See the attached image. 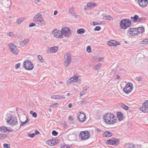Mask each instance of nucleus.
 Listing matches in <instances>:
<instances>
[{
	"instance_id": "ddd939ff",
	"label": "nucleus",
	"mask_w": 148,
	"mask_h": 148,
	"mask_svg": "<svg viewBox=\"0 0 148 148\" xmlns=\"http://www.w3.org/2000/svg\"><path fill=\"white\" fill-rule=\"evenodd\" d=\"M59 143V140L58 139H52L47 141L46 143L51 146L56 145Z\"/></svg>"
},
{
	"instance_id": "9b49d317",
	"label": "nucleus",
	"mask_w": 148,
	"mask_h": 148,
	"mask_svg": "<svg viewBox=\"0 0 148 148\" xmlns=\"http://www.w3.org/2000/svg\"><path fill=\"white\" fill-rule=\"evenodd\" d=\"M77 119L79 121L82 122H84L86 119V115L84 113L82 112H80L77 114Z\"/></svg>"
},
{
	"instance_id": "680f3d73",
	"label": "nucleus",
	"mask_w": 148,
	"mask_h": 148,
	"mask_svg": "<svg viewBox=\"0 0 148 148\" xmlns=\"http://www.w3.org/2000/svg\"><path fill=\"white\" fill-rule=\"evenodd\" d=\"M4 129L5 130V132H6V131H9V130L6 127H5V126H4Z\"/></svg>"
},
{
	"instance_id": "6e6d98bb",
	"label": "nucleus",
	"mask_w": 148,
	"mask_h": 148,
	"mask_svg": "<svg viewBox=\"0 0 148 148\" xmlns=\"http://www.w3.org/2000/svg\"><path fill=\"white\" fill-rule=\"evenodd\" d=\"M93 25L94 26H95L97 25H100V24L99 23H97V22L93 21Z\"/></svg>"
},
{
	"instance_id": "f3484780",
	"label": "nucleus",
	"mask_w": 148,
	"mask_h": 148,
	"mask_svg": "<svg viewBox=\"0 0 148 148\" xmlns=\"http://www.w3.org/2000/svg\"><path fill=\"white\" fill-rule=\"evenodd\" d=\"M97 5V4L92 2H89L87 3L86 6L90 9L93 8Z\"/></svg>"
},
{
	"instance_id": "72a5a7b5",
	"label": "nucleus",
	"mask_w": 148,
	"mask_h": 148,
	"mask_svg": "<svg viewBox=\"0 0 148 148\" xmlns=\"http://www.w3.org/2000/svg\"><path fill=\"white\" fill-rule=\"evenodd\" d=\"M121 106L123 108L126 110H128L129 109V107L123 103H121Z\"/></svg>"
},
{
	"instance_id": "412c9836",
	"label": "nucleus",
	"mask_w": 148,
	"mask_h": 148,
	"mask_svg": "<svg viewBox=\"0 0 148 148\" xmlns=\"http://www.w3.org/2000/svg\"><path fill=\"white\" fill-rule=\"evenodd\" d=\"M17 118L15 116L12 118V120L10 123L12 126L16 125L17 123Z\"/></svg>"
},
{
	"instance_id": "f8f14e48",
	"label": "nucleus",
	"mask_w": 148,
	"mask_h": 148,
	"mask_svg": "<svg viewBox=\"0 0 148 148\" xmlns=\"http://www.w3.org/2000/svg\"><path fill=\"white\" fill-rule=\"evenodd\" d=\"M140 110L145 112H148V100L145 101Z\"/></svg>"
},
{
	"instance_id": "bb28decb",
	"label": "nucleus",
	"mask_w": 148,
	"mask_h": 148,
	"mask_svg": "<svg viewBox=\"0 0 148 148\" xmlns=\"http://www.w3.org/2000/svg\"><path fill=\"white\" fill-rule=\"evenodd\" d=\"M77 32L79 34H82L85 32V30L83 28L79 29L77 30Z\"/></svg>"
},
{
	"instance_id": "9d476101",
	"label": "nucleus",
	"mask_w": 148,
	"mask_h": 148,
	"mask_svg": "<svg viewBox=\"0 0 148 148\" xmlns=\"http://www.w3.org/2000/svg\"><path fill=\"white\" fill-rule=\"evenodd\" d=\"M119 139L114 138L113 139L107 140V143L108 145H117L119 144Z\"/></svg>"
},
{
	"instance_id": "393cba45",
	"label": "nucleus",
	"mask_w": 148,
	"mask_h": 148,
	"mask_svg": "<svg viewBox=\"0 0 148 148\" xmlns=\"http://www.w3.org/2000/svg\"><path fill=\"white\" fill-rule=\"evenodd\" d=\"M108 45L110 46H115L116 41L114 40H111L108 42Z\"/></svg>"
},
{
	"instance_id": "bf43d9fd",
	"label": "nucleus",
	"mask_w": 148,
	"mask_h": 148,
	"mask_svg": "<svg viewBox=\"0 0 148 148\" xmlns=\"http://www.w3.org/2000/svg\"><path fill=\"white\" fill-rule=\"evenodd\" d=\"M35 134H40L39 132L37 130H36L35 131Z\"/></svg>"
},
{
	"instance_id": "dca6fc26",
	"label": "nucleus",
	"mask_w": 148,
	"mask_h": 148,
	"mask_svg": "<svg viewBox=\"0 0 148 148\" xmlns=\"http://www.w3.org/2000/svg\"><path fill=\"white\" fill-rule=\"evenodd\" d=\"M29 40L28 39L24 40L23 41L20 42L19 44L22 47H24L29 42Z\"/></svg>"
},
{
	"instance_id": "f704fd0d",
	"label": "nucleus",
	"mask_w": 148,
	"mask_h": 148,
	"mask_svg": "<svg viewBox=\"0 0 148 148\" xmlns=\"http://www.w3.org/2000/svg\"><path fill=\"white\" fill-rule=\"evenodd\" d=\"M142 44H147L148 43V38L145 39L140 42Z\"/></svg>"
},
{
	"instance_id": "20e7f679",
	"label": "nucleus",
	"mask_w": 148,
	"mask_h": 148,
	"mask_svg": "<svg viewBox=\"0 0 148 148\" xmlns=\"http://www.w3.org/2000/svg\"><path fill=\"white\" fill-rule=\"evenodd\" d=\"M131 21L128 19H124L120 22V27L122 29H126L130 27L131 25Z\"/></svg>"
},
{
	"instance_id": "58836bf2",
	"label": "nucleus",
	"mask_w": 148,
	"mask_h": 148,
	"mask_svg": "<svg viewBox=\"0 0 148 148\" xmlns=\"http://www.w3.org/2000/svg\"><path fill=\"white\" fill-rule=\"evenodd\" d=\"M73 8H70L69 10V12L73 16H74L75 15V13L73 12L72 11L73 10Z\"/></svg>"
},
{
	"instance_id": "5fc2aeb1",
	"label": "nucleus",
	"mask_w": 148,
	"mask_h": 148,
	"mask_svg": "<svg viewBox=\"0 0 148 148\" xmlns=\"http://www.w3.org/2000/svg\"><path fill=\"white\" fill-rule=\"evenodd\" d=\"M20 63H18L16 64L15 66V68L16 69H18L20 66Z\"/></svg>"
},
{
	"instance_id": "8fccbe9b",
	"label": "nucleus",
	"mask_w": 148,
	"mask_h": 148,
	"mask_svg": "<svg viewBox=\"0 0 148 148\" xmlns=\"http://www.w3.org/2000/svg\"><path fill=\"white\" fill-rule=\"evenodd\" d=\"M3 147L4 148H9V147H10V146L8 144L5 143L3 145Z\"/></svg>"
},
{
	"instance_id": "ea45409f",
	"label": "nucleus",
	"mask_w": 148,
	"mask_h": 148,
	"mask_svg": "<svg viewBox=\"0 0 148 148\" xmlns=\"http://www.w3.org/2000/svg\"><path fill=\"white\" fill-rule=\"evenodd\" d=\"M30 113L32 115L33 117L36 118L37 116V114L36 112H34L33 111H31Z\"/></svg>"
},
{
	"instance_id": "774afa93",
	"label": "nucleus",
	"mask_w": 148,
	"mask_h": 148,
	"mask_svg": "<svg viewBox=\"0 0 148 148\" xmlns=\"http://www.w3.org/2000/svg\"><path fill=\"white\" fill-rule=\"evenodd\" d=\"M72 104H71V103H69V104L68 107H69V108H71V107H72Z\"/></svg>"
},
{
	"instance_id": "603ef678",
	"label": "nucleus",
	"mask_w": 148,
	"mask_h": 148,
	"mask_svg": "<svg viewBox=\"0 0 148 148\" xmlns=\"http://www.w3.org/2000/svg\"><path fill=\"white\" fill-rule=\"evenodd\" d=\"M36 26V24L35 23H32L30 24L29 27H32L33 26Z\"/></svg>"
},
{
	"instance_id": "c85d7f7f",
	"label": "nucleus",
	"mask_w": 148,
	"mask_h": 148,
	"mask_svg": "<svg viewBox=\"0 0 148 148\" xmlns=\"http://www.w3.org/2000/svg\"><path fill=\"white\" fill-rule=\"evenodd\" d=\"M77 74H76L73 77L70 78V80L72 79L73 81V82H77L78 80V77L76 76V75Z\"/></svg>"
},
{
	"instance_id": "338daca9",
	"label": "nucleus",
	"mask_w": 148,
	"mask_h": 148,
	"mask_svg": "<svg viewBox=\"0 0 148 148\" xmlns=\"http://www.w3.org/2000/svg\"><path fill=\"white\" fill-rule=\"evenodd\" d=\"M58 13V11H55L54 12V15H56Z\"/></svg>"
},
{
	"instance_id": "13d9d810",
	"label": "nucleus",
	"mask_w": 148,
	"mask_h": 148,
	"mask_svg": "<svg viewBox=\"0 0 148 148\" xmlns=\"http://www.w3.org/2000/svg\"><path fill=\"white\" fill-rule=\"evenodd\" d=\"M132 31L133 32H137V28H132Z\"/></svg>"
},
{
	"instance_id": "39448f33",
	"label": "nucleus",
	"mask_w": 148,
	"mask_h": 148,
	"mask_svg": "<svg viewBox=\"0 0 148 148\" xmlns=\"http://www.w3.org/2000/svg\"><path fill=\"white\" fill-rule=\"evenodd\" d=\"M72 61L71 55L70 53H66L64 56V63L66 67H67Z\"/></svg>"
},
{
	"instance_id": "a211bd4d",
	"label": "nucleus",
	"mask_w": 148,
	"mask_h": 148,
	"mask_svg": "<svg viewBox=\"0 0 148 148\" xmlns=\"http://www.w3.org/2000/svg\"><path fill=\"white\" fill-rule=\"evenodd\" d=\"M59 47L58 46H55L53 47L49 48V51L50 53H55L58 50Z\"/></svg>"
},
{
	"instance_id": "09e8293b",
	"label": "nucleus",
	"mask_w": 148,
	"mask_h": 148,
	"mask_svg": "<svg viewBox=\"0 0 148 148\" xmlns=\"http://www.w3.org/2000/svg\"><path fill=\"white\" fill-rule=\"evenodd\" d=\"M7 35L12 37H13L14 36V34H13L12 32H10Z\"/></svg>"
},
{
	"instance_id": "2f4dec72",
	"label": "nucleus",
	"mask_w": 148,
	"mask_h": 148,
	"mask_svg": "<svg viewBox=\"0 0 148 148\" xmlns=\"http://www.w3.org/2000/svg\"><path fill=\"white\" fill-rule=\"evenodd\" d=\"M11 5V2L10 0H7L5 2V6L7 8H9Z\"/></svg>"
},
{
	"instance_id": "cd10ccee",
	"label": "nucleus",
	"mask_w": 148,
	"mask_h": 148,
	"mask_svg": "<svg viewBox=\"0 0 148 148\" xmlns=\"http://www.w3.org/2000/svg\"><path fill=\"white\" fill-rule=\"evenodd\" d=\"M139 16L137 15H135L134 16H131V18L132 19H133V20H132L133 22H136L138 19V18Z\"/></svg>"
},
{
	"instance_id": "7ed1b4c3",
	"label": "nucleus",
	"mask_w": 148,
	"mask_h": 148,
	"mask_svg": "<svg viewBox=\"0 0 148 148\" xmlns=\"http://www.w3.org/2000/svg\"><path fill=\"white\" fill-rule=\"evenodd\" d=\"M33 21L38 24L45 25V22L43 19L41 15L39 13H38L34 16Z\"/></svg>"
},
{
	"instance_id": "6e6552de",
	"label": "nucleus",
	"mask_w": 148,
	"mask_h": 148,
	"mask_svg": "<svg viewBox=\"0 0 148 148\" xmlns=\"http://www.w3.org/2000/svg\"><path fill=\"white\" fill-rule=\"evenodd\" d=\"M11 51L14 55H17L18 53V47L15 44L12 43H10L8 45Z\"/></svg>"
},
{
	"instance_id": "79ce46f5",
	"label": "nucleus",
	"mask_w": 148,
	"mask_h": 148,
	"mask_svg": "<svg viewBox=\"0 0 148 148\" xmlns=\"http://www.w3.org/2000/svg\"><path fill=\"white\" fill-rule=\"evenodd\" d=\"M28 119L27 117L26 120L25 121L21 122V123L20 125V127H21V126L24 125L25 124H27V123L28 122Z\"/></svg>"
},
{
	"instance_id": "4d7b16f0",
	"label": "nucleus",
	"mask_w": 148,
	"mask_h": 148,
	"mask_svg": "<svg viewBox=\"0 0 148 148\" xmlns=\"http://www.w3.org/2000/svg\"><path fill=\"white\" fill-rule=\"evenodd\" d=\"M136 80L138 81H140L142 80V77L140 76L138 77H136Z\"/></svg>"
},
{
	"instance_id": "473e14b6",
	"label": "nucleus",
	"mask_w": 148,
	"mask_h": 148,
	"mask_svg": "<svg viewBox=\"0 0 148 148\" xmlns=\"http://www.w3.org/2000/svg\"><path fill=\"white\" fill-rule=\"evenodd\" d=\"M146 20V18L145 17H142L141 18H139L138 19L136 22H142L143 21H145Z\"/></svg>"
},
{
	"instance_id": "7c9ffc66",
	"label": "nucleus",
	"mask_w": 148,
	"mask_h": 148,
	"mask_svg": "<svg viewBox=\"0 0 148 148\" xmlns=\"http://www.w3.org/2000/svg\"><path fill=\"white\" fill-rule=\"evenodd\" d=\"M12 115H10V116L8 117V119H6L7 122L9 124H10L11 121L12 119Z\"/></svg>"
},
{
	"instance_id": "49530a36",
	"label": "nucleus",
	"mask_w": 148,
	"mask_h": 148,
	"mask_svg": "<svg viewBox=\"0 0 148 148\" xmlns=\"http://www.w3.org/2000/svg\"><path fill=\"white\" fill-rule=\"evenodd\" d=\"M70 146L66 145H61V148H69Z\"/></svg>"
},
{
	"instance_id": "69168bd1",
	"label": "nucleus",
	"mask_w": 148,
	"mask_h": 148,
	"mask_svg": "<svg viewBox=\"0 0 148 148\" xmlns=\"http://www.w3.org/2000/svg\"><path fill=\"white\" fill-rule=\"evenodd\" d=\"M97 131V132H99V131H101L102 130L100 129H99L98 128H96V129H95Z\"/></svg>"
},
{
	"instance_id": "4c0bfd02",
	"label": "nucleus",
	"mask_w": 148,
	"mask_h": 148,
	"mask_svg": "<svg viewBox=\"0 0 148 148\" xmlns=\"http://www.w3.org/2000/svg\"><path fill=\"white\" fill-rule=\"evenodd\" d=\"M51 98L54 99H59L60 98V95H53L51 97Z\"/></svg>"
},
{
	"instance_id": "052dcab7",
	"label": "nucleus",
	"mask_w": 148,
	"mask_h": 148,
	"mask_svg": "<svg viewBox=\"0 0 148 148\" xmlns=\"http://www.w3.org/2000/svg\"><path fill=\"white\" fill-rule=\"evenodd\" d=\"M116 43H115V46H116L117 45H119L121 44V43L120 42H117L116 41Z\"/></svg>"
},
{
	"instance_id": "f03ea898",
	"label": "nucleus",
	"mask_w": 148,
	"mask_h": 148,
	"mask_svg": "<svg viewBox=\"0 0 148 148\" xmlns=\"http://www.w3.org/2000/svg\"><path fill=\"white\" fill-rule=\"evenodd\" d=\"M71 31L69 27H63L61 30V34L59 37L62 38L63 35L65 37H69L71 35Z\"/></svg>"
},
{
	"instance_id": "f257e3e1",
	"label": "nucleus",
	"mask_w": 148,
	"mask_h": 148,
	"mask_svg": "<svg viewBox=\"0 0 148 148\" xmlns=\"http://www.w3.org/2000/svg\"><path fill=\"white\" fill-rule=\"evenodd\" d=\"M105 122L109 124H113L116 122V117L114 115L111 113H107L103 116Z\"/></svg>"
},
{
	"instance_id": "6ab92c4d",
	"label": "nucleus",
	"mask_w": 148,
	"mask_h": 148,
	"mask_svg": "<svg viewBox=\"0 0 148 148\" xmlns=\"http://www.w3.org/2000/svg\"><path fill=\"white\" fill-rule=\"evenodd\" d=\"M112 135V133L108 131H106L103 134V136L104 137H110Z\"/></svg>"
},
{
	"instance_id": "e433bc0d",
	"label": "nucleus",
	"mask_w": 148,
	"mask_h": 148,
	"mask_svg": "<svg viewBox=\"0 0 148 148\" xmlns=\"http://www.w3.org/2000/svg\"><path fill=\"white\" fill-rule=\"evenodd\" d=\"M101 64L99 63L97 65H95L93 67L94 70H97V69L99 68V67L101 65Z\"/></svg>"
},
{
	"instance_id": "3c124183",
	"label": "nucleus",
	"mask_w": 148,
	"mask_h": 148,
	"mask_svg": "<svg viewBox=\"0 0 148 148\" xmlns=\"http://www.w3.org/2000/svg\"><path fill=\"white\" fill-rule=\"evenodd\" d=\"M91 47L90 46H88L86 48V51H88V52H89L91 50Z\"/></svg>"
},
{
	"instance_id": "4468645a",
	"label": "nucleus",
	"mask_w": 148,
	"mask_h": 148,
	"mask_svg": "<svg viewBox=\"0 0 148 148\" xmlns=\"http://www.w3.org/2000/svg\"><path fill=\"white\" fill-rule=\"evenodd\" d=\"M52 34L55 37L58 38H61L59 37L60 35L61 34V30H58L57 29H53L52 32Z\"/></svg>"
},
{
	"instance_id": "37998d69",
	"label": "nucleus",
	"mask_w": 148,
	"mask_h": 148,
	"mask_svg": "<svg viewBox=\"0 0 148 148\" xmlns=\"http://www.w3.org/2000/svg\"><path fill=\"white\" fill-rule=\"evenodd\" d=\"M52 135L54 136H56L58 135V132L55 130H53L51 133Z\"/></svg>"
},
{
	"instance_id": "e2e57ef3",
	"label": "nucleus",
	"mask_w": 148,
	"mask_h": 148,
	"mask_svg": "<svg viewBox=\"0 0 148 148\" xmlns=\"http://www.w3.org/2000/svg\"><path fill=\"white\" fill-rule=\"evenodd\" d=\"M107 18H106V19L110 20V19L111 17L109 16H106Z\"/></svg>"
},
{
	"instance_id": "a18cd8bd",
	"label": "nucleus",
	"mask_w": 148,
	"mask_h": 148,
	"mask_svg": "<svg viewBox=\"0 0 148 148\" xmlns=\"http://www.w3.org/2000/svg\"><path fill=\"white\" fill-rule=\"evenodd\" d=\"M101 27L100 26H97L95 27L94 29V30L95 31H99L101 29Z\"/></svg>"
},
{
	"instance_id": "0eeeda50",
	"label": "nucleus",
	"mask_w": 148,
	"mask_h": 148,
	"mask_svg": "<svg viewBox=\"0 0 148 148\" xmlns=\"http://www.w3.org/2000/svg\"><path fill=\"white\" fill-rule=\"evenodd\" d=\"M90 134L87 131H82L79 133V137L81 140H85L89 138Z\"/></svg>"
},
{
	"instance_id": "b1692460",
	"label": "nucleus",
	"mask_w": 148,
	"mask_h": 148,
	"mask_svg": "<svg viewBox=\"0 0 148 148\" xmlns=\"http://www.w3.org/2000/svg\"><path fill=\"white\" fill-rule=\"evenodd\" d=\"M132 31H133L132 30V28H130L128 30V32H129V33L130 35H132L133 36L137 35H138V33L137 32H132Z\"/></svg>"
},
{
	"instance_id": "a878e982",
	"label": "nucleus",
	"mask_w": 148,
	"mask_h": 148,
	"mask_svg": "<svg viewBox=\"0 0 148 148\" xmlns=\"http://www.w3.org/2000/svg\"><path fill=\"white\" fill-rule=\"evenodd\" d=\"M87 86H85L84 87L83 89V90L82 92H81L80 93V97H82L83 95H84V94H86V90H87Z\"/></svg>"
},
{
	"instance_id": "864d4df0",
	"label": "nucleus",
	"mask_w": 148,
	"mask_h": 148,
	"mask_svg": "<svg viewBox=\"0 0 148 148\" xmlns=\"http://www.w3.org/2000/svg\"><path fill=\"white\" fill-rule=\"evenodd\" d=\"M4 128V126H2L0 127V131L3 132H5V131Z\"/></svg>"
},
{
	"instance_id": "5701e85b",
	"label": "nucleus",
	"mask_w": 148,
	"mask_h": 148,
	"mask_svg": "<svg viewBox=\"0 0 148 148\" xmlns=\"http://www.w3.org/2000/svg\"><path fill=\"white\" fill-rule=\"evenodd\" d=\"M145 31L144 27H139L137 28V33L138 34H141Z\"/></svg>"
},
{
	"instance_id": "a19ab883",
	"label": "nucleus",
	"mask_w": 148,
	"mask_h": 148,
	"mask_svg": "<svg viewBox=\"0 0 148 148\" xmlns=\"http://www.w3.org/2000/svg\"><path fill=\"white\" fill-rule=\"evenodd\" d=\"M38 58L40 60V61L41 62H42L44 61V59L42 58L41 56L40 55H39L38 56Z\"/></svg>"
},
{
	"instance_id": "c9c22d12",
	"label": "nucleus",
	"mask_w": 148,
	"mask_h": 148,
	"mask_svg": "<svg viewBox=\"0 0 148 148\" xmlns=\"http://www.w3.org/2000/svg\"><path fill=\"white\" fill-rule=\"evenodd\" d=\"M7 135L5 134H0V139H3L7 137Z\"/></svg>"
},
{
	"instance_id": "de8ad7c7",
	"label": "nucleus",
	"mask_w": 148,
	"mask_h": 148,
	"mask_svg": "<svg viewBox=\"0 0 148 148\" xmlns=\"http://www.w3.org/2000/svg\"><path fill=\"white\" fill-rule=\"evenodd\" d=\"M28 136L30 137L33 138L34 136L35 135V134L34 133H32V134H28Z\"/></svg>"
},
{
	"instance_id": "aec40b11",
	"label": "nucleus",
	"mask_w": 148,
	"mask_h": 148,
	"mask_svg": "<svg viewBox=\"0 0 148 148\" xmlns=\"http://www.w3.org/2000/svg\"><path fill=\"white\" fill-rule=\"evenodd\" d=\"M133 144L128 143H126L124 146V148H135Z\"/></svg>"
},
{
	"instance_id": "423d86ee",
	"label": "nucleus",
	"mask_w": 148,
	"mask_h": 148,
	"mask_svg": "<svg viewBox=\"0 0 148 148\" xmlns=\"http://www.w3.org/2000/svg\"><path fill=\"white\" fill-rule=\"evenodd\" d=\"M23 66L27 70L30 71L34 68L33 64L29 60H25L23 62Z\"/></svg>"
},
{
	"instance_id": "1a4fd4ad",
	"label": "nucleus",
	"mask_w": 148,
	"mask_h": 148,
	"mask_svg": "<svg viewBox=\"0 0 148 148\" xmlns=\"http://www.w3.org/2000/svg\"><path fill=\"white\" fill-rule=\"evenodd\" d=\"M133 89V84L131 82L127 83L123 89V91L126 94L130 92Z\"/></svg>"
},
{
	"instance_id": "0e129e2a",
	"label": "nucleus",
	"mask_w": 148,
	"mask_h": 148,
	"mask_svg": "<svg viewBox=\"0 0 148 148\" xmlns=\"http://www.w3.org/2000/svg\"><path fill=\"white\" fill-rule=\"evenodd\" d=\"M73 117L71 116H69V119L71 120V121L73 120Z\"/></svg>"
},
{
	"instance_id": "c756f323",
	"label": "nucleus",
	"mask_w": 148,
	"mask_h": 148,
	"mask_svg": "<svg viewBox=\"0 0 148 148\" xmlns=\"http://www.w3.org/2000/svg\"><path fill=\"white\" fill-rule=\"evenodd\" d=\"M25 20L23 18H18L17 20L16 23L18 24H20L22 22H23Z\"/></svg>"
},
{
	"instance_id": "c03bdc74",
	"label": "nucleus",
	"mask_w": 148,
	"mask_h": 148,
	"mask_svg": "<svg viewBox=\"0 0 148 148\" xmlns=\"http://www.w3.org/2000/svg\"><path fill=\"white\" fill-rule=\"evenodd\" d=\"M70 78L67 81V84H73V81L72 79L70 80Z\"/></svg>"
},
{
	"instance_id": "4be33fe9",
	"label": "nucleus",
	"mask_w": 148,
	"mask_h": 148,
	"mask_svg": "<svg viewBox=\"0 0 148 148\" xmlns=\"http://www.w3.org/2000/svg\"><path fill=\"white\" fill-rule=\"evenodd\" d=\"M90 99L88 98L87 99H85L82 101H80L79 103L81 104V106L89 103L90 101Z\"/></svg>"
},
{
	"instance_id": "2eb2a0df",
	"label": "nucleus",
	"mask_w": 148,
	"mask_h": 148,
	"mask_svg": "<svg viewBox=\"0 0 148 148\" xmlns=\"http://www.w3.org/2000/svg\"><path fill=\"white\" fill-rule=\"evenodd\" d=\"M117 116L119 121H121L123 119L124 115L121 112H117Z\"/></svg>"
}]
</instances>
